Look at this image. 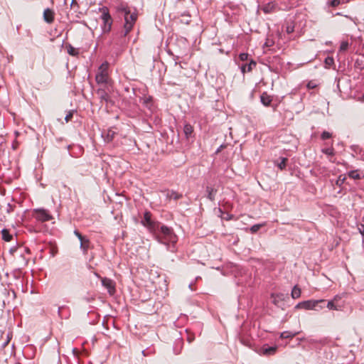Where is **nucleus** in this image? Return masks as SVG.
<instances>
[{
  "label": "nucleus",
  "mask_w": 364,
  "mask_h": 364,
  "mask_svg": "<svg viewBox=\"0 0 364 364\" xmlns=\"http://www.w3.org/2000/svg\"><path fill=\"white\" fill-rule=\"evenodd\" d=\"M141 223L148 228L150 232L155 235L156 240L167 246V249L171 252H175V245L178 241V237L171 228L166 225H161L159 229V223L151 220V214L146 211L144 214V218Z\"/></svg>",
  "instance_id": "1"
},
{
  "label": "nucleus",
  "mask_w": 364,
  "mask_h": 364,
  "mask_svg": "<svg viewBox=\"0 0 364 364\" xmlns=\"http://www.w3.org/2000/svg\"><path fill=\"white\" fill-rule=\"evenodd\" d=\"M109 64L105 62L101 64L95 76V80L97 84H107L109 81L108 73Z\"/></svg>",
  "instance_id": "2"
},
{
  "label": "nucleus",
  "mask_w": 364,
  "mask_h": 364,
  "mask_svg": "<svg viewBox=\"0 0 364 364\" xmlns=\"http://www.w3.org/2000/svg\"><path fill=\"white\" fill-rule=\"evenodd\" d=\"M137 13L136 12H131V11L124 15V36H127L132 29L136 19H137Z\"/></svg>",
  "instance_id": "3"
},
{
  "label": "nucleus",
  "mask_w": 364,
  "mask_h": 364,
  "mask_svg": "<svg viewBox=\"0 0 364 364\" xmlns=\"http://www.w3.org/2000/svg\"><path fill=\"white\" fill-rule=\"evenodd\" d=\"M102 11L101 19L103 21L102 31L104 33H108L110 31L112 24V17L109 13V10L107 7L104 6L100 9Z\"/></svg>",
  "instance_id": "4"
},
{
  "label": "nucleus",
  "mask_w": 364,
  "mask_h": 364,
  "mask_svg": "<svg viewBox=\"0 0 364 364\" xmlns=\"http://www.w3.org/2000/svg\"><path fill=\"white\" fill-rule=\"evenodd\" d=\"M33 217L41 223L50 221L53 219V216L50 213L43 208H36L33 210Z\"/></svg>",
  "instance_id": "5"
},
{
  "label": "nucleus",
  "mask_w": 364,
  "mask_h": 364,
  "mask_svg": "<svg viewBox=\"0 0 364 364\" xmlns=\"http://www.w3.org/2000/svg\"><path fill=\"white\" fill-rule=\"evenodd\" d=\"M287 297V295L284 294H272L271 298H272V302L278 308H280L282 309H285V303L284 299Z\"/></svg>",
  "instance_id": "6"
},
{
  "label": "nucleus",
  "mask_w": 364,
  "mask_h": 364,
  "mask_svg": "<svg viewBox=\"0 0 364 364\" xmlns=\"http://www.w3.org/2000/svg\"><path fill=\"white\" fill-rule=\"evenodd\" d=\"M74 234L77 237L80 242V249L82 250L83 253L85 255L87 252V250L90 247V240L82 235L77 230L74 231Z\"/></svg>",
  "instance_id": "7"
},
{
  "label": "nucleus",
  "mask_w": 364,
  "mask_h": 364,
  "mask_svg": "<svg viewBox=\"0 0 364 364\" xmlns=\"http://www.w3.org/2000/svg\"><path fill=\"white\" fill-rule=\"evenodd\" d=\"M101 282L102 286L107 289L110 295H113L115 293V284L112 279L105 277L102 279Z\"/></svg>",
  "instance_id": "8"
},
{
  "label": "nucleus",
  "mask_w": 364,
  "mask_h": 364,
  "mask_svg": "<svg viewBox=\"0 0 364 364\" xmlns=\"http://www.w3.org/2000/svg\"><path fill=\"white\" fill-rule=\"evenodd\" d=\"M306 306L305 309L310 310V309H315L318 310L317 307L318 306V304L320 303H324V299H320V300H308L305 301Z\"/></svg>",
  "instance_id": "9"
},
{
  "label": "nucleus",
  "mask_w": 364,
  "mask_h": 364,
  "mask_svg": "<svg viewBox=\"0 0 364 364\" xmlns=\"http://www.w3.org/2000/svg\"><path fill=\"white\" fill-rule=\"evenodd\" d=\"M276 8L277 4L274 1H270L262 6L261 9L264 14H271L275 11Z\"/></svg>",
  "instance_id": "10"
},
{
  "label": "nucleus",
  "mask_w": 364,
  "mask_h": 364,
  "mask_svg": "<svg viewBox=\"0 0 364 364\" xmlns=\"http://www.w3.org/2000/svg\"><path fill=\"white\" fill-rule=\"evenodd\" d=\"M205 191L207 193V198L211 201L215 200L218 191L217 189L211 186H207L205 188Z\"/></svg>",
  "instance_id": "11"
},
{
  "label": "nucleus",
  "mask_w": 364,
  "mask_h": 364,
  "mask_svg": "<svg viewBox=\"0 0 364 364\" xmlns=\"http://www.w3.org/2000/svg\"><path fill=\"white\" fill-rule=\"evenodd\" d=\"M43 18L46 22L51 23L54 21V12L50 9H45Z\"/></svg>",
  "instance_id": "12"
},
{
  "label": "nucleus",
  "mask_w": 364,
  "mask_h": 364,
  "mask_svg": "<svg viewBox=\"0 0 364 364\" xmlns=\"http://www.w3.org/2000/svg\"><path fill=\"white\" fill-rule=\"evenodd\" d=\"M256 66V62L252 60L250 63L248 64H244L241 66V71L242 73H245L246 72H250L253 68Z\"/></svg>",
  "instance_id": "13"
},
{
  "label": "nucleus",
  "mask_w": 364,
  "mask_h": 364,
  "mask_svg": "<svg viewBox=\"0 0 364 364\" xmlns=\"http://www.w3.org/2000/svg\"><path fill=\"white\" fill-rule=\"evenodd\" d=\"M97 95H99V97L102 101H105L107 102L109 100V96L108 93L103 89H98L97 91Z\"/></svg>",
  "instance_id": "14"
},
{
  "label": "nucleus",
  "mask_w": 364,
  "mask_h": 364,
  "mask_svg": "<svg viewBox=\"0 0 364 364\" xmlns=\"http://www.w3.org/2000/svg\"><path fill=\"white\" fill-rule=\"evenodd\" d=\"M193 132V128L190 124H186L183 127V133L186 138H189Z\"/></svg>",
  "instance_id": "15"
},
{
  "label": "nucleus",
  "mask_w": 364,
  "mask_h": 364,
  "mask_svg": "<svg viewBox=\"0 0 364 364\" xmlns=\"http://www.w3.org/2000/svg\"><path fill=\"white\" fill-rule=\"evenodd\" d=\"M260 100H261V102L264 105V106H268L270 105L271 102H272V99L271 97L267 94V93H262V95H261L260 97Z\"/></svg>",
  "instance_id": "16"
},
{
  "label": "nucleus",
  "mask_w": 364,
  "mask_h": 364,
  "mask_svg": "<svg viewBox=\"0 0 364 364\" xmlns=\"http://www.w3.org/2000/svg\"><path fill=\"white\" fill-rule=\"evenodd\" d=\"M2 239L6 242H10L13 236L9 233V231L7 229H3L1 230Z\"/></svg>",
  "instance_id": "17"
},
{
  "label": "nucleus",
  "mask_w": 364,
  "mask_h": 364,
  "mask_svg": "<svg viewBox=\"0 0 364 364\" xmlns=\"http://www.w3.org/2000/svg\"><path fill=\"white\" fill-rule=\"evenodd\" d=\"M342 306L338 305L332 300H330L327 303V308L330 310H341Z\"/></svg>",
  "instance_id": "18"
},
{
  "label": "nucleus",
  "mask_w": 364,
  "mask_h": 364,
  "mask_svg": "<svg viewBox=\"0 0 364 364\" xmlns=\"http://www.w3.org/2000/svg\"><path fill=\"white\" fill-rule=\"evenodd\" d=\"M291 297L293 299H298L301 296V289L297 285L294 286L291 291Z\"/></svg>",
  "instance_id": "19"
},
{
  "label": "nucleus",
  "mask_w": 364,
  "mask_h": 364,
  "mask_svg": "<svg viewBox=\"0 0 364 364\" xmlns=\"http://www.w3.org/2000/svg\"><path fill=\"white\" fill-rule=\"evenodd\" d=\"M114 134H115V132L113 130L109 129L107 131V133L106 134V135L102 134V136L105 137V141L109 142L113 139Z\"/></svg>",
  "instance_id": "20"
},
{
  "label": "nucleus",
  "mask_w": 364,
  "mask_h": 364,
  "mask_svg": "<svg viewBox=\"0 0 364 364\" xmlns=\"http://www.w3.org/2000/svg\"><path fill=\"white\" fill-rule=\"evenodd\" d=\"M299 333V332H291V331H284L280 334L281 338H291L294 337Z\"/></svg>",
  "instance_id": "21"
},
{
  "label": "nucleus",
  "mask_w": 364,
  "mask_h": 364,
  "mask_svg": "<svg viewBox=\"0 0 364 364\" xmlns=\"http://www.w3.org/2000/svg\"><path fill=\"white\" fill-rule=\"evenodd\" d=\"M117 11L124 14V15L128 14L130 11V9L127 5L121 4L117 6Z\"/></svg>",
  "instance_id": "22"
},
{
  "label": "nucleus",
  "mask_w": 364,
  "mask_h": 364,
  "mask_svg": "<svg viewBox=\"0 0 364 364\" xmlns=\"http://www.w3.org/2000/svg\"><path fill=\"white\" fill-rule=\"evenodd\" d=\"M68 53L72 56H77L79 53L77 50L70 44L66 46Z\"/></svg>",
  "instance_id": "23"
},
{
  "label": "nucleus",
  "mask_w": 364,
  "mask_h": 364,
  "mask_svg": "<svg viewBox=\"0 0 364 364\" xmlns=\"http://www.w3.org/2000/svg\"><path fill=\"white\" fill-rule=\"evenodd\" d=\"M288 159L287 158H284V157H282L281 158V161L278 164H277V167L280 169V170H284L285 169L286 166H287V162Z\"/></svg>",
  "instance_id": "24"
},
{
  "label": "nucleus",
  "mask_w": 364,
  "mask_h": 364,
  "mask_svg": "<svg viewBox=\"0 0 364 364\" xmlns=\"http://www.w3.org/2000/svg\"><path fill=\"white\" fill-rule=\"evenodd\" d=\"M348 176L353 179H360L361 178L360 174L357 170L349 171Z\"/></svg>",
  "instance_id": "25"
},
{
  "label": "nucleus",
  "mask_w": 364,
  "mask_h": 364,
  "mask_svg": "<svg viewBox=\"0 0 364 364\" xmlns=\"http://www.w3.org/2000/svg\"><path fill=\"white\" fill-rule=\"evenodd\" d=\"M348 0H332L330 2V6L332 7H336L341 4L348 3Z\"/></svg>",
  "instance_id": "26"
},
{
  "label": "nucleus",
  "mask_w": 364,
  "mask_h": 364,
  "mask_svg": "<svg viewBox=\"0 0 364 364\" xmlns=\"http://www.w3.org/2000/svg\"><path fill=\"white\" fill-rule=\"evenodd\" d=\"M349 43L347 41H343L341 43L339 51L340 52H344L346 51L348 47H349Z\"/></svg>",
  "instance_id": "27"
},
{
  "label": "nucleus",
  "mask_w": 364,
  "mask_h": 364,
  "mask_svg": "<svg viewBox=\"0 0 364 364\" xmlns=\"http://www.w3.org/2000/svg\"><path fill=\"white\" fill-rule=\"evenodd\" d=\"M276 350H277L276 347H269V348H264L263 350H264V354L271 355V354H274L275 353Z\"/></svg>",
  "instance_id": "28"
},
{
  "label": "nucleus",
  "mask_w": 364,
  "mask_h": 364,
  "mask_svg": "<svg viewBox=\"0 0 364 364\" xmlns=\"http://www.w3.org/2000/svg\"><path fill=\"white\" fill-rule=\"evenodd\" d=\"M263 225H264V224H255V225H252L250 228L251 232L252 233L257 232Z\"/></svg>",
  "instance_id": "29"
},
{
  "label": "nucleus",
  "mask_w": 364,
  "mask_h": 364,
  "mask_svg": "<svg viewBox=\"0 0 364 364\" xmlns=\"http://www.w3.org/2000/svg\"><path fill=\"white\" fill-rule=\"evenodd\" d=\"M322 152L326 155L333 156L334 154V149L332 147L326 148L322 149Z\"/></svg>",
  "instance_id": "30"
},
{
  "label": "nucleus",
  "mask_w": 364,
  "mask_h": 364,
  "mask_svg": "<svg viewBox=\"0 0 364 364\" xmlns=\"http://www.w3.org/2000/svg\"><path fill=\"white\" fill-rule=\"evenodd\" d=\"M326 67L329 68L331 67L332 65H333L334 63V60L332 57H327L326 59H325V61H324Z\"/></svg>",
  "instance_id": "31"
},
{
  "label": "nucleus",
  "mask_w": 364,
  "mask_h": 364,
  "mask_svg": "<svg viewBox=\"0 0 364 364\" xmlns=\"http://www.w3.org/2000/svg\"><path fill=\"white\" fill-rule=\"evenodd\" d=\"M331 137V134L328 132H326V131H324L322 132L321 135V138L323 139V140H326L327 139H329Z\"/></svg>",
  "instance_id": "32"
},
{
  "label": "nucleus",
  "mask_w": 364,
  "mask_h": 364,
  "mask_svg": "<svg viewBox=\"0 0 364 364\" xmlns=\"http://www.w3.org/2000/svg\"><path fill=\"white\" fill-rule=\"evenodd\" d=\"M344 295L345 294H337L334 296V297L331 300L336 302V304H338V301L344 296Z\"/></svg>",
  "instance_id": "33"
},
{
  "label": "nucleus",
  "mask_w": 364,
  "mask_h": 364,
  "mask_svg": "<svg viewBox=\"0 0 364 364\" xmlns=\"http://www.w3.org/2000/svg\"><path fill=\"white\" fill-rule=\"evenodd\" d=\"M294 31V26L292 23L288 24L286 27V31L287 33H291Z\"/></svg>",
  "instance_id": "34"
},
{
  "label": "nucleus",
  "mask_w": 364,
  "mask_h": 364,
  "mask_svg": "<svg viewBox=\"0 0 364 364\" xmlns=\"http://www.w3.org/2000/svg\"><path fill=\"white\" fill-rule=\"evenodd\" d=\"M249 55L246 53H242L239 55V59L241 61H246L248 60Z\"/></svg>",
  "instance_id": "35"
},
{
  "label": "nucleus",
  "mask_w": 364,
  "mask_h": 364,
  "mask_svg": "<svg viewBox=\"0 0 364 364\" xmlns=\"http://www.w3.org/2000/svg\"><path fill=\"white\" fill-rule=\"evenodd\" d=\"M73 111H70L68 112V114H67V115L65 116V120L66 122H68L69 121H70V119H72L73 117Z\"/></svg>",
  "instance_id": "36"
},
{
  "label": "nucleus",
  "mask_w": 364,
  "mask_h": 364,
  "mask_svg": "<svg viewBox=\"0 0 364 364\" xmlns=\"http://www.w3.org/2000/svg\"><path fill=\"white\" fill-rule=\"evenodd\" d=\"M306 302L301 301L295 306V309H305Z\"/></svg>",
  "instance_id": "37"
},
{
  "label": "nucleus",
  "mask_w": 364,
  "mask_h": 364,
  "mask_svg": "<svg viewBox=\"0 0 364 364\" xmlns=\"http://www.w3.org/2000/svg\"><path fill=\"white\" fill-rule=\"evenodd\" d=\"M315 87H316V85L314 83H313L312 82H309L307 84V87L309 89L314 88Z\"/></svg>",
  "instance_id": "38"
},
{
  "label": "nucleus",
  "mask_w": 364,
  "mask_h": 364,
  "mask_svg": "<svg viewBox=\"0 0 364 364\" xmlns=\"http://www.w3.org/2000/svg\"><path fill=\"white\" fill-rule=\"evenodd\" d=\"M359 232L363 236H364V225H362L359 228Z\"/></svg>",
  "instance_id": "39"
},
{
  "label": "nucleus",
  "mask_w": 364,
  "mask_h": 364,
  "mask_svg": "<svg viewBox=\"0 0 364 364\" xmlns=\"http://www.w3.org/2000/svg\"><path fill=\"white\" fill-rule=\"evenodd\" d=\"M9 338L8 337L7 341L2 344V346L5 347L9 343Z\"/></svg>",
  "instance_id": "40"
},
{
  "label": "nucleus",
  "mask_w": 364,
  "mask_h": 364,
  "mask_svg": "<svg viewBox=\"0 0 364 364\" xmlns=\"http://www.w3.org/2000/svg\"><path fill=\"white\" fill-rule=\"evenodd\" d=\"M182 22L183 23H188L190 20L189 19H185V20H181Z\"/></svg>",
  "instance_id": "41"
},
{
  "label": "nucleus",
  "mask_w": 364,
  "mask_h": 364,
  "mask_svg": "<svg viewBox=\"0 0 364 364\" xmlns=\"http://www.w3.org/2000/svg\"><path fill=\"white\" fill-rule=\"evenodd\" d=\"M62 308H63L62 306L58 308V313L59 315H60Z\"/></svg>",
  "instance_id": "42"
},
{
  "label": "nucleus",
  "mask_w": 364,
  "mask_h": 364,
  "mask_svg": "<svg viewBox=\"0 0 364 364\" xmlns=\"http://www.w3.org/2000/svg\"><path fill=\"white\" fill-rule=\"evenodd\" d=\"M232 218V215H228L226 218V220H230Z\"/></svg>",
  "instance_id": "43"
},
{
  "label": "nucleus",
  "mask_w": 364,
  "mask_h": 364,
  "mask_svg": "<svg viewBox=\"0 0 364 364\" xmlns=\"http://www.w3.org/2000/svg\"><path fill=\"white\" fill-rule=\"evenodd\" d=\"M340 180H341V176L339 177V179L337 181V183H339Z\"/></svg>",
  "instance_id": "44"
},
{
  "label": "nucleus",
  "mask_w": 364,
  "mask_h": 364,
  "mask_svg": "<svg viewBox=\"0 0 364 364\" xmlns=\"http://www.w3.org/2000/svg\"><path fill=\"white\" fill-rule=\"evenodd\" d=\"M344 180H345V178H343L342 183H343Z\"/></svg>",
  "instance_id": "45"
},
{
  "label": "nucleus",
  "mask_w": 364,
  "mask_h": 364,
  "mask_svg": "<svg viewBox=\"0 0 364 364\" xmlns=\"http://www.w3.org/2000/svg\"><path fill=\"white\" fill-rule=\"evenodd\" d=\"M363 100H364V95H363Z\"/></svg>",
  "instance_id": "46"
},
{
  "label": "nucleus",
  "mask_w": 364,
  "mask_h": 364,
  "mask_svg": "<svg viewBox=\"0 0 364 364\" xmlns=\"http://www.w3.org/2000/svg\"><path fill=\"white\" fill-rule=\"evenodd\" d=\"M350 1V0H348V2Z\"/></svg>",
  "instance_id": "47"
}]
</instances>
